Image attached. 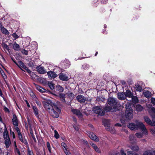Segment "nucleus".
I'll return each mask as SVG.
<instances>
[{
    "mask_svg": "<svg viewBox=\"0 0 155 155\" xmlns=\"http://www.w3.org/2000/svg\"><path fill=\"white\" fill-rule=\"evenodd\" d=\"M43 106L45 109L53 116H59L58 113H60L61 108L57 106L55 104L51 101H45L43 102Z\"/></svg>",
    "mask_w": 155,
    "mask_h": 155,
    "instance_id": "f257e3e1",
    "label": "nucleus"
},
{
    "mask_svg": "<svg viewBox=\"0 0 155 155\" xmlns=\"http://www.w3.org/2000/svg\"><path fill=\"white\" fill-rule=\"evenodd\" d=\"M14 62L22 71L25 72V71L23 70V69H24L29 74L32 73V74H33V73L31 71L28 69V68L26 66V65L22 61H19L18 62V63L16 62L15 61H14Z\"/></svg>",
    "mask_w": 155,
    "mask_h": 155,
    "instance_id": "f03ea898",
    "label": "nucleus"
},
{
    "mask_svg": "<svg viewBox=\"0 0 155 155\" xmlns=\"http://www.w3.org/2000/svg\"><path fill=\"white\" fill-rule=\"evenodd\" d=\"M126 108L125 112V116H132L133 111L131 107V105L130 103H127L126 104Z\"/></svg>",
    "mask_w": 155,
    "mask_h": 155,
    "instance_id": "7ed1b4c3",
    "label": "nucleus"
},
{
    "mask_svg": "<svg viewBox=\"0 0 155 155\" xmlns=\"http://www.w3.org/2000/svg\"><path fill=\"white\" fill-rule=\"evenodd\" d=\"M102 122L103 125L104 126L106 129L107 130H110L111 127L110 126V119H102Z\"/></svg>",
    "mask_w": 155,
    "mask_h": 155,
    "instance_id": "20e7f679",
    "label": "nucleus"
},
{
    "mask_svg": "<svg viewBox=\"0 0 155 155\" xmlns=\"http://www.w3.org/2000/svg\"><path fill=\"white\" fill-rule=\"evenodd\" d=\"M93 111L94 113L101 116H104L105 113L104 111L98 106L94 107L93 109Z\"/></svg>",
    "mask_w": 155,
    "mask_h": 155,
    "instance_id": "39448f33",
    "label": "nucleus"
},
{
    "mask_svg": "<svg viewBox=\"0 0 155 155\" xmlns=\"http://www.w3.org/2000/svg\"><path fill=\"white\" fill-rule=\"evenodd\" d=\"M137 130L140 129L145 134H147V130L145 125L142 123L139 122L137 124Z\"/></svg>",
    "mask_w": 155,
    "mask_h": 155,
    "instance_id": "423d86ee",
    "label": "nucleus"
},
{
    "mask_svg": "<svg viewBox=\"0 0 155 155\" xmlns=\"http://www.w3.org/2000/svg\"><path fill=\"white\" fill-rule=\"evenodd\" d=\"M87 134L89 137L92 140L95 141L96 142H98L99 139L96 135L92 132L90 131L87 132Z\"/></svg>",
    "mask_w": 155,
    "mask_h": 155,
    "instance_id": "0eeeda50",
    "label": "nucleus"
},
{
    "mask_svg": "<svg viewBox=\"0 0 155 155\" xmlns=\"http://www.w3.org/2000/svg\"><path fill=\"white\" fill-rule=\"evenodd\" d=\"M5 140V144L7 148H8L11 144V142L9 135H5V136H3Z\"/></svg>",
    "mask_w": 155,
    "mask_h": 155,
    "instance_id": "6e6552de",
    "label": "nucleus"
},
{
    "mask_svg": "<svg viewBox=\"0 0 155 155\" xmlns=\"http://www.w3.org/2000/svg\"><path fill=\"white\" fill-rule=\"evenodd\" d=\"M107 102L111 106L115 105L117 103V100L113 97H109L108 98Z\"/></svg>",
    "mask_w": 155,
    "mask_h": 155,
    "instance_id": "1a4fd4ad",
    "label": "nucleus"
},
{
    "mask_svg": "<svg viewBox=\"0 0 155 155\" xmlns=\"http://www.w3.org/2000/svg\"><path fill=\"white\" fill-rule=\"evenodd\" d=\"M143 86L142 82H139L136 84L135 88L137 91L141 92L144 89Z\"/></svg>",
    "mask_w": 155,
    "mask_h": 155,
    "instance_id": "9d476101",
    "label": "nucleus"
},
{
    "mask_svg": "<svg viewBox=\"0 0 155 155\" xmlns=\"http://www.w3.org/2000/svg\"><path fill=\"white\" fill-rule=\"evenodd\" d=\"M133 117H121L120 120L121 123L124 124L126 122H128L130 121L131 119L133 118Z\"/></svg>",
    "mask_w": 155,
    "mask_h": 155,
    "instance_id": "9b49d317",
    "label": "nucleus"
},
{
    "mask_svg": "<svg viewBox=\"0 0 155 155\" xmlns=\"http://www.w3.org/2000/svg\"><path fill=\"white\" fill-rule=\"evenodd\" d=\"M18 137L19 139V140L22 143H23L26 146H28V144L27 142V141L26 139L25 138V136H24V139L23 137V136L21 134V133H20L18 134Z\"/></svg>",
    "mask_w": 155,
    "mask_h": 155,
    "instance_id": "f8f14e48",
    "label": "nucleus"
},
{
    "mask_svg": "<svg viewBox=\"0 0 155 155\" xmlns=\"http://www.w3.org/2000/svg\"><path fill=\"white\" fill-rule=\"evenodd\" d=\"M76 98L78 101L81 103H84L86 100V98L81 95H78Z\"/></svg>",
    "mask_w": 155,
    "mask_h": 155,
    "instance_id": "ddd939ff",
    "label": "nucleus"
},
{
    "mask_svg": "<svg viewBox=\"0 0 155 155\" xmlns=\"http://www.w3.org/2000/svg\"><path fill=\"white\" fill-rule=\"evenodd\" d=\"M37 71L40 74H44L46 72V71L43 67L40 66L37 67Z\"/></svg>",
    "mask_w": 155,
    "mask_h": 155,
    "instance_id": "4468645a",
    "label": "nucleus"
},
{
    "mask_svg": "<svg viewBox=\"0 0 155 155\" xmlns=\"http://www.w3.org/2000/svg\"><path fill=\"white\" fill-rule=\"evenodd\" d=\"M148 108L147 110L150 113H152L155 115V108L152 107L150 104L147 105Z\"/></svg>",
    "mask_w": 155,
    "mask_h": 155,
    "instance_id": "2eb2a0df",
    "label": "nucleus"
},
{
    "mask_svg": "<svg viewBox=\"0 0 155 155\" xmlns=\"http://www.w3.org/2000/svg\"><path fill=\"white\" fill-rule=\"evenodd\" d=\"M47 74L49 78H54L57 76V75L56 73L52 71L47 72Z\"/></svg>",
    "mask_w": 155,
    "mask_h": 155,
    "instance_id": "dca6fc26",
    "label": "nucleus"
},
{
    "mask_svg": "<svg viewBox=\"0 0 155 155\" xmlns=\"http://www.w3.org/2000/svg\"><path fill=\"white\" fill-rule=\"evenodd\" d=\"M137 124L133 123H130L128 125V127L132 130H137Z\"/></svg>",
    "mask_w": 155,
    "mask_h": 155,
    "instance_id": "f3484780",
    "label": "nucleus"
},
{
    "mask_svg": "<svg viewBox=\"0 0 155 155\" xmlns=\"http://www.w3.org/2000/svg\"><path fill=\"white\" fill-rule=\"evenodd\" d=\"M66 94L64 93H60L58 95V97L60 99L61 101L63 103H65Z\"/></svg>",
    "mask_w": 155,
    "mask_h": 155,
    "instance_id": "a211bd4d",
    "label": "nucleus"
},
{
    "mask_svg": "<svg viewBox=\"0 0 155 155\" xmlns=\"http://www.w3.org/2000/svg\"><path fill=\"white\" fill-rule=\"evenodd\" d=\"M59 78L62 81H67L68 80V76L63 74H61L59 76Z\"/></svg>",
    "mask_w": 155,
    "mask_h": 155,
    "instance_id": "6ab92c4d",
    "label": "nucleus"
},
{
    "mask_svg": "<svg viewBox=\"0 0 155 155\" xmlns=\"http://www.w3.org/2000/svg\"><path fill=\"white\" fill-rule=\"evenodd\" d=\"M118 98L121 100H124L126 98L125 93L124 92L119 93L117 94Z\"/></svg>",
    "mask_w": 155,
    "mask_h": 155,
    "instance_id": "aec40b11",
    "label": "nucleus"
},
{
    "mask_svg": "<svg viewBox=\"0 0 155 155\" xmlns=\"http://www.w3.org/2000/svg\"><path fill=\"white\" fill-rule=\"evenodd\" d=\"M13 49L16 51H19L20 50V47L19 45L17 44L16 42H15L12 45Z\"/></svg>",
    "mask_w": 155,
    "mask_h": 155,
    "instance_id": "412c9836",
    "label": "nucleus"
},
{
    "mask_svg": "<svg viewBox=\"0 0 155 155\" xmlns=\"http://www.w3.org/2000/svg\"><path fill=\"white\" fill-rule=\"evenodd\" d=\"M72 113L75 115L80 116L81 113L80 110L78 109H73L71 110Z\"/></svg>",
    "mask_w": 155,
    "mask_h": 155,
    "instance_id": "4be33fe9",
    "label": "nucleus"
},
{
    "mask_svg": "<svg viewBox=\"0 0 155 155\" xmlns=\"http://www.w3.org/2000/svg\"><path fill=\"white\" fill-rule=\"evenodd\" d=\"M125 93V94L126 97L131 98L133 96V94L129 90H127L126 91Z\"/></svg>",
    "mask_w": 155,
    "mask_h": 155,
    "instance_id": "5701e85b",
    "label": "nucleus"
},
{
    "mask_svg": "<svg viewBox=\"0 0 155 155\" xmlns=\"http://www.w3.org/2000/svg\"><path fill=\"white\" fill-rule=\"evenodd\" d=\"M91 145L96 152L98 153H101V150L99 149L98 147L94 143H92Z\"/></svg>",
    "mask_w": 155,
    "mask_h": 155,
    "instance_id": "b1692460",
    "label": "nucleus"
},
{
    "mask_svg": "<svg viewBox=\"0 0 155 155\" xmlns=\"http://www.w3.org/2000/svg\"><path fill=\"white\" fill-rule=\"evenodd\" d=\"M17 117H13L12 119V121L13 124L15 126H18V120Z\"/></svg>",
    "mask_w": 155,
    "mask_h": 155,
    "instance_id": "393cba45",
    "label": "nucleus"
},
{
    "mask_svg": "<svg viewBox=\"0 0 155 155\" xmlns=\"http://www.w3.org/2000/svg\"><path fill=\"white\" fill-rule=\"evenodd\" d=\"M66 94L67 95L68 98L70 100H73L74 97V94L70 91H68L67 93H66Z\"/></svg>",
    "mask_w": 155,
    "mask_h": 155,
    "instance_id": "a878e982",
    "label": "nucleus"
},
{
    "mask_svg": "<svg viewBox=\"0 0 155 155\" xmlns=\"http://www.w3.org/2000/svg\"><path fill=\"white\" fill-rule=\"evenodd\" d=\"M130 147L132 150L136 152L138 151L139 149L138 146L136 144H132Z\"/></svg>",
    "mask_w": 155,
    "mask_h": 155,
    "instance_id": "bb28decb",
    "label": "nucleus"
},
{
    "mask_svg": "<svg viewBox=\"0 0 155 155\" xmlns=\"http://www.w3.org/2000/svg\"><path fill=\"white\" fill-rule=\"evenodd\" d=\"M29 131L30 133L31 134V136L33 139V140H34V141L35 143H36L37 142V140L35 137L33 133V131L32 129V127H31L30 126V128H29Z\"/></svg>",
    "mask_w": 155,
    "mask_h": 155,
    "instance_id": "cd10ccee",
    "label": "nucleus"
},
{
    "mask_svg": "<svg viewBox=\"0 0 155 155\" xmlns=\"http://www.w3.org/2000/svg\"><path fill=\"white\" fill-rule=\"evenodd\" d=\"M56 90L60 93H62L63 92L64 89V88L61 86L58 85L55 87Z\"/></svg>",
    "mask_w": 155,
    "mask_h": 155,
    "instance_id": "c85d7f7f",
    "label": "nucleus"
},
{
    "mask_svg": "<svg viewBox=\"0 0 155 155\" xmlns=\"http://www.w3.org/2000/svg\"><path fill=\"white\" fill-rule=\"evenodd\" d=\"M143 94L147 98L150 97L151 96V93L148 91L144 90L143 92Z\"/></svg>",
    "mask_w": 155,
    "mask_h": 155,
    "instance_id": "c756f323",
    "label": "nucleus"
},
{
    "mask_svg": "<svg viewBox=\"0 0 155 155\" xmlns=\"http://www.w3.org/2000/svg\"><path fill=\"white\" fill-rule=\"evenodd\" d=\"M146 123L149 125L151 126L152 124V120H151L148 117H143Z\"/></svg>",
    "mask_w": 155,
    "mask_h": 155,
    "instance_id": "7c9ffc66",
    "label": "nucleus"
},
{
    "mask_svg": "<svg viewBox=\"0 0 155 155\" xmlns=\"http://www.w3.org/2000/svg\"><path fill=\"white\" fill-rule=\"evenodd\" d=\"M0 30L2 33L5 35H8L9 34V32L8 30L4 27H3Z\"/></svg>",
    "mask_w": 155,
    "mask_h": 155,
    "instance_id": "2f4dec72",
    "label": "nucleus"
},
{
    "mask_svg": "<svg viewBox=\"0 0 155 155\" xmlns=\"http://www.w3.org/2000/svg\"><path fill=\"white\" fill-rule=\"evenodd\" d=\"M104 110L106 111H110L111 112L114 111V110H113V109H112L110 107L108 106H107L105 107L104 108Z\"/></svg>",
    "mask_w": 155,
    "mask_h": 155,
    "instance_id": "473e14b6",
    "label": "nucleus"
},
{
    "mask_svg": "<svg viewBox=\"0 0 155 155\" xmlns=\"http://www.w3.org/2000/svg\"><path fill=\"white\" fill-rule=\"evenodd\" d=\"M36 87L37 89L40 92H44L45 91V90L39 85H36Z\"/></svg>",
    "mask_w": 155,
    "mask_h": 155,
    "instance_id": "72a5a7b5",
    "label": "nucleus"
},
{
    "mask_svg": "<svg viewBox=\"0 0 155 155\" xmlns=\"http://www.w3.org/2000/svg\"><path fill=\"white\" fill-rule=\"evenodd\" d=\"M131 98L133 102L136 103L138 102V100L137 97L136 96H133Z\"/></svg>",
    "mask_w": 155,
    "mask_h": 155,
    "instance_id": "f704fd0d",
    "label": "nucleus"
},
{
    "mask_svg": "<svg viewBox=\"0 0 155 155\" xmlns=\"http://www.w3.org/2000/svg\"><path fill=\"white\" fill-rule=\"evenodd\" d=\"M32 107L35 114L36 115H38V110L37 108L34 106H32Z\"/></svg>",
    "mask_w": 155,
    "mask_h": 155,
    "instance_id": "c9c22d12",
    "label": "nucleus"
},
{
    "mask_svg": "<svg viewBox=\"0 0 155 155\" xmlns=\"http://www.w3.org/2000/svg\"><path fill=\"white\" fill-rule=\"evenodd\" d=\"M27 148V155H34L33 151L32 150H31L29 149L28 146Z\"/></svg>",
    "mask_w": 155,
    "mask_h": 155,
    "instance_id": "e433bc0d",
    "label": "nucleus"
},
{
    "mask_svg": "<svg viewBox=\"0 0 155 155\" xmlns=\"http://www.w3.org/2000/svg\"><path fill=\"white\" fill-rule=\"evenodd\" d=\"M46 146L47 147V148L48 149V150L49 151V152L50 154H51L52 152L51 150V147L50 145V143L49 142H46Z\"/></svg>",
    "mask_w": 155,
    "mask_h": 155,
    "instance_id": "4c0bfd02",
    "label": "nucleus"
},
{
    "mask_svg": "<svg viewBox=\"0 0 155 155\" xmlns=\"http://www.w3.org/2000/svg\"><path fill=\"white\" fill-rule=\"evenodd\" d=\"M31 117H27V120L28 123V124L29 126V128H30V126L31 127H32V125L31 124Z\"/></svg>",
    "mask_w": 155,
    "mask_h": 155,
    "instance_id": "58836bf2",
    "label": "nucleus"
},
{
    "mask_svg": "<svg viewBox=\"0 0 155 155\" xmlns=\"http://www.w3.org/2000/svg\"><path fill=\"white\" fill-rule=\"evenodd\" d=\"M8 135V132L7 129L5 124V128L4 132L3 133V136H5V135Z\"/></svg>",
    "mask_w": 155,
    "mask_h": 155,
    "instance_id": "ea45409f",
    "label": "nucleus"
},
{
    "mask_svg": "<svg viewBox=\"0 0 155 155\" xmlns=\"http://www.w3.org/2000/svg\"><path fill=\"white\" fill-rule=\"evenodd\" d=\"M127 155H139L137 153L133 151H128L127 152Z\"/></svg>",
    "mask_w": 155,
    "mask_h": 155,
    "instance_id": "a19ab883",
    "label": "nucleus"
},
{
    "mask_svg": "<svg viewBox=\"0 0 155 155\" xmlns=\"http://www.w3.org/2000/svg\"><path fill=\"white\" fill-rule=\"evenodd\" d=\"M136 109L138 111H141L142 110L143 108L141 105H137L136 106Z\"/></svg>",
    "mask_w": 155,
    "mask_h": 155,
    "instance_id": "79ce46f5",
    "label": "nucleus"
},
{
    "mask_svg": "<svg viewBox=\"0 0 155 155\" xmlns=\"http://www.w3.org/2000/svg\"><path fill=\"white\" fill-rule=\"evenodd\" d=\"M135 135L137 137L141 138L143 136V134L141 133H136Z\"/></svg>",
    "mask_w": 155,
    "mask_h": 155,
    "instance_id": "37998d69",
    "label": "nucleus"
},
{
    "mask_svg": "<svg viewBox=\"0 0 155 155\" xmlns=\"http://www.w3.org/2000/svg\"><path fill=\"white\" fill-rule=\"evenodd\" d=\"M54 137L56 139H58L60 137L59 135V134L58 131L56 130H54Z\"/></svg>",
    "mask_w": 155,
    "mask_h": 155,
    "instance_id": "c03bdc74",
    "label": "nucleus"
},
{
    "mask_svg": "<svg viewBox=\"0 0 155 155\" xmlns=\"http://www.w3.org/2000/svg\"><path fill=\"white\" fill-rule=\"evenodd\" d=\"M34 62L33 61L31 60L29 61V63H28V65L29 67H33L34 65Z\"/></svg>",
    "mask_w": 155,
    "mask_h": 155,
    "instance_id": "a18cd8bd",
    "label": "nucleus"
},
{
    "mask_svg": "<svg viewBox=\"0 0 155 155\" xmlns=\"http://www.w3.org/2000/svg\"><path fill=\"white\" fill-rule=\"evenodd\" d=\"M73 127L74 128V129L76 131H78L79 129V126L78 125H77V124H74L73 125Z\"/></svg>",
    "mask_w": 155,
    "mask_h": 155,
    "instance_id": "49530a36",
    "label": "nucleus"
},
{
    "mask_svg": "<svg viewBox=\"0 0 155 155\" xmlns=\"http://www.w3.org/2000/svg\"><path fill=\"white\" fill-rule=\"evenodd\" d=\"M1 70H0V71L1 72V75L3 78L4 79H5V78H7V76L5 75V74L4 72L1 69Z\"/></svg>",
    "mask_w": 155,
    "mask_h": 155,
    "instance_id": "de8ad7c7",
    "label": "nucleus"
},
{
    "mask_svg": "<svg viewBox=\"0 0 155 155\" xmlns=\"http://www.w3.org/2000/svg\"><path fill=\"white\" fill-rule=\"evenodd\" d=\"M14 150L15 154L17 153L18 155H21L20 152L18 148H14Z\"/></svg>",
    "mask_w": 155,
    "mask_h": 155,
    "instance_id": "09e8293b",
    "label": "nucleus"
},
{
    "mask_svg": "<svg viewBox=\"0 0 155 155\" xmlns=\"http://www.w3.org/2000/svg\"><path fill=\"white\" fill-rule=\"evenodd\" d=\"M48 86L52 90L54 89V86L52 82H51L48 84Z\"/></svg>",
    "mask_w": 155,
    "mask_h": 155,
    "instance_id": "8fccbe9b",
    "label": "nucleus"
},
{
    "mask_svg": "<svg viewBox=\"0 0 155 155\" xmlns=\"http://www.w3.org/2000/svg\"><path fill=\"white\" fill-rule=\"evenodd\" d=\"M143 155H151L150 150L145 151L143 153Z\"/></svg>",
    "mask_w": 155,
    "mask_h": 155,
    "instance_id": "3c124183",
    "label": "nucleus"
},
{
    "mask_svg": "<svg viewBox=\"0 0 155 155\" xmlns=\"http://www.w3.org/2000/svg\"><path fill=\"white\" fill-rule=\"evenodd\" d=\"M120 155H126V153L124 152V150L121 148L120 151Z\"/></svg>",
    "mask_w": 155,
    "mask_h": 155,
    "instance_id": "603ef678",
    "label": "nucleus"
},
{
    "mask_svg": "<svg viewBox=\"0 0 155 155\" xmlns=\"http://www.w3.org/2000/svg\"><path fill=\"white\" fill-rule=\"evenodd\" d=\"M152 123L151 126H155V117H152Z\"/></svg>",
    "mask_w": 155,
    "mask_h": 155,
    "instance_id": "864d4df0",
    "label": "nucleus"
},
{
    "mask_svg": "<svg viewBox=\"0 0 155 155\" xmlns=\"http://www.w3.org/2000/svg\"><path fill=\"white\" fill-rule=\"evenodd\" d=\"M82 142L84 145H86L87 146H89V144L87 141L85 140H83Z\"/></svg>",
    "mask_w": 155,
    "mask_h": 155,
    "instance_id": "5fc2aeb1",
    "label": "nucleus"
},
{
    "mask_svg": "<svg viewBox=\"0 0 155 155\" xmlns=\"http://www.w3.org/2000/svg\"><path fill=\"white\" fill-rule=\"evenodd\" d=\"M3 47L7 51H8L9 50V47L7 45L5 44H3Z\"/></svg>",
    "mask_w": 155,
    "mask_h": 155,
    "instance_id": "6e6d98bb",
    "label": "nucleus"
},
{
    "mask_svg": "<svg viewBox=\"0 0 155 155\" xmlns=\"http://www.w3.org/2000/svg\"><path fill=\"white\" fill-rule=\"evenodd\" d=\"M16 127L15 128V130L16 131V132L18 134L21 133L20 132V129L17 127L16 126Z\"/></svg>",
    "mask_w": 155,
    "mask_h": 155,
    "instance_id": "4d7b16f0",
    "label": "nucleus"
},
{
    "mask_svg": "<svg viewBox=\"0 0 155 155\" xmlns=\"http://www.w3.org/2000/svg\"><path fill=\"white\" fill-rule=\"evenodd\" d=\"M12 36L15 38V40H16V39L18 38L19 37L18 35L17 34L15 33H13L12 35Z\"/></svg>",
    "mask_w": 155,
    "mask_h": 155,
    "instance_id": "13d9d810",
    "label": "nucleus"
},
{
    "mask_svg": "<svg viewBox=\"0 0 155 155\" xmlns=\"http://www.w3.org/2000/svg\"><path fill=\"white\" fill-rule=\"evenodd\" d=\"M64 151L66 155H71V153L67 150L66 148L64 150Z\"/></svg>",
    "mask_w": 155,
    "mask_h": 155,
    "instance_id": "bf43d9fd",
    "label": "nucleus"
},
{
    "mask_svg": "<svg viewBox=\"0 0 155 155\" xmlns=\"http://www.w3.org/2000/svg\"><path fill=\"white\" fill-rule=\"evenodd\" d=\"M110 155H120V153L119 152H112Z\"/></svg>",
    "mask_w": 155,
    "mask_h": 155,
    "instance_id": "052dcab7",
    "label": "nucleus"
},
{
    "mask_svg": "<svg viewBox=\"0 0 155 155\" xmlns=\"http://www.w3.org/2000/svg\"><path fill=\"white\" fill-rule=\"evenodd\" d=\"M21 53L22 54H25L27 55L28 54V51L27 50H25V49H22L21 51Z\"/></svg>",
    "mask_w": 155,
    "mask_h": 155,
    "instance_id": "680f3d73",
    "label": "nucleus"
},
{
    "mask_svg": "<svg viewBox=\"0 0 155 155\" xmlns=\"http://www.w3.org/2000/svg\"><path fill=\"white\" fill-rule=\"evenodd\" d=\"M151 102L154 105H155V98L152 97L151 99Z\"/></svg>",
    "mask_w": 155,
    "mask_h": 155,
    "instance_id": "e2e57ef3",
    "label": "nucleus"
},
{
    "mask_svg": "<svg viewBox=\"0 0 155 155\" xmlns=\"http://www.w3.org/2000/svg\"><path fill=\"white\" fill-rule=\"evenodd\" d=\"M134 137L133 135H130L129 137V138L130 141L134 140Z\"/></svg>",
    "mask_w": 155,
    "mask_h": 155,
    "instance_id": "0e129e2a",
    "label": "nucleus"
},
{
    "mask_svg": "<svg viewBox=\"0 0 155 155\" xmlns=\"http://www.w3.org/2000/svg\"><path fill=\"white\" fill-rule=\"evenodd\" d=\"M83 68L84 69H86L88 68V66L87 64H84L83 65Z\"/></svg>",
    "mask_w": 155,
    "mask_h": 155,
    "instance_id": "69168bd1",
    "label": "nucleus"
},
{
    "mask_svg": "<svg viewBox=\"0 0 155 155\" xmlns=\"http://www.w3.org/2000/svg\"><path fill=\"white\" fill-rule=\"evenodd\" d=\"M150 131L152 134L155 135V128L154 129H150Z\"/></svg>",
    "mask_w": 155,
    "mask_h": 155,
    "instance_id": "338daca9",
    "label": "nucleus"
},
{
    "mask_svg": "<svg viewBox=\"0 0 155 155\" xmlns=\"http://www.w3.org/2000/svg\"><path fill=\"white\" fill-rule=\"evenodd\" d=\"M151 155H155V150H150Z\"/></svg>",
    "mask_w": 155,
    "mask_h": 155,
    "instance_id": "774afa93",
    "label": "nucleus"
}]
</instances>
